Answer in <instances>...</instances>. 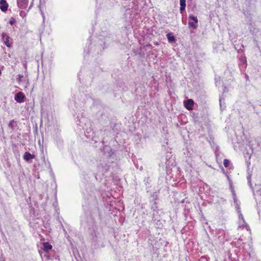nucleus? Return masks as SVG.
I'll list each match as a JSON object with an SVG mask.
<instances>
[{
  "label": "nucleus",
  "instance_id": "nucleus-23",
  "mask_svg": "<svg viewBox=\"0 0 261 261\" xmlns=\"http://www.w3.org/2000/svg\"><path fill=\"white\" fill-rule=\"evenodd\" d=\"M16 122L14 119L11 120L10 122H9V123L8 124V126L11 128V129H14V123Z\"/></svg>",
  "mask_w": 261,
  "mask_h": 261
},
{
  "label": "nucleus",
  "instance_id": "nucleus-30",
  "mask_svg": "<svg viewBox=\"0 0 261 261\" xmlns=\"http://www.w3.org/2000/svg\"><path fill=\"white\" fill-rule=\"evenodd\" d=\"M222 100H224V98L222 97V96H220L219 98V104L221 109H222Z\"/></svg>",
  "mask_w": 261,
  "mask_h": 261
},
{
  "label": "nucleus",
  "instance_id": "nucleus-54",
  "mask_svg": "<svg viewBox=\"0 0 261 261\" xmlns=\"http://www.w3.org/2000/svg\"><path fill=\"white\" fill-rule=\"evenodd\" d=\"M3 261H5V259H4V260H3Z\"/></svg>",
  "mask_w": 261,
  "mask_h": 261
},
{
  "label": "nucleus",
  "instance_id": "nucleus-31",
  "mask_svg": "<svg viewBox=\"0 0 261 261\" xmlns=\"http://www.w3.org/2000/svg\"><path fill=\"white\" fill-rule=\"evenodd\" d=\"M23 77V75L22 74H18V77L17 78V81L18 82L20 83L21 82L22 78Z\"/></svg>",
  "mask_w": 261,
  "mask_h": 261
},
{
  "label": "nucleus",
  "instance_id": "nucleus-4",
  "mask_svg": "<svg viewBox=\"0 0 261 261\" xmlns=\"http://www.w3.org/2000/svg\"><path fill=\"white\" fill-rule=\"evenodd\" d=\"M110 168V165L108 162L102 161L98 166V169L99 172H101L102 174H104L107 171H108Z\"/></svg>",
  "mask_w": 261,
  "mask_h": 261
},
{
  "label": "nucleus",
  "instance_id": "nucleus-12",
  "mask_svg": "<svg viewBox=\"0 0 261 261\" xmlns=\"http://www.w3.org/2000/svg\"><path fill=\"white\" fill-rule=\"evenodd\" d=\"M166 37L168 39L169 43H173L176 41L175 37L173 35L172 33L170 32L166 34Z\"/></svg>",
  "mask_w": 261,
  "mask_h": 261
},
{
  "label": "nucleus",
  "instance_id": "nucleus-11",
  "mask_svg": "<svg viewBox=\"0 0 261 261\" xmlns=\"http://www.w3.org/2000/svg\"><path fill=\"white\" fill-rule=\"evenodd\" d=\"M9 5L6 0H0V9L5 12L8 10Z\"/></svg>",
  "mask_w": 261,
  "mask_h": 261
},
{
  "label": "nucleus",
  "instance_id": "nucleus-52",
  "mask_svg": "<svg viewBox=\"0 0 261 261\" xmlns=\"http://www.w3.org/2000/svg\"><path fill=\"white\" fill-rule=\"evenodd\" d=\"M182 21L183 22H185V21H184V20H182Z\"/></svg>",
  "mask_w": 261,
  "mask_h": 261
},
{
  "label": "nucleus",
  "instance_id": "nucleus-8",
  "mask_svg": "<svg viewBox=\"0 0 261 261\" xmlns=\"http://www.w3.org/2000/svg\"><path fill=\"white\" fill-rule=\"evenodd\" d=\"M194 101L192 99H188L184 101V106L188 110L190 111L193 109Z\"/></svg>",
  "mask_w": 261,
  "mask_h": 261
},
{
  "label": "nucleus",
  "instance_id": "nucleus-6",
  "mask_svg": "<svg viewBox=\"0 0 261 261\" xmlns=\"http://www.w3.org/2000/svg\"><path fill=\"white\" fill-rule=\"evenodd\" d=\"M25 98V95L21 92H17L14 96L15 100L18 103H22Z\"/></svg>",
  "mask_w": 261,
  "mask_h": 261
},
{
  "label": "nucleus",
  "instance_id": "nucleus-36",
  "mask_svg": "<svg viewBox=\"0 0 261 261\" xmlns=\"http://www.w3.org/2000/svg\"><path fill=\"white\" fill-rule=\"evenodd\" d=\"M231 192H232V194L233 198H234V197L236 198L237 197V196H236V194L235 193V191H234V190L233 189H232Z\"/></svg>",
  "mask_w": 261,
  "mask_h": 261
},
{
  "label": "nucleus",
  "instance_id": "nucleus-27",
  "mask_svg": "<svg viewBox=\"0 0 261 261\" xmlns=\"http://www.w3.org/2000/svg\"><path fill=\"white\" fill-rule=\"evenodd\" d=\"M234 203V205H235V206L237 208V213H240V204L239 203V202H237V203Z\"/></svg>",
  "mask_w": 261,
  "mask_h": 261
},
{
  "label": "nucleus",
  "instance_id": "nucleus-25",
  "mask_svg": "<svg viewBox=\"0 0 261 261\" xmlns=\"http://www.w3.org/2000/svg\"><path fill=\"white\" fill-rule=\"evenodd\" d=\"M247 180H248V184H249V186H250V187L253 189V188H252V182H251V175H248L247 176Z\"/></svg>",
  "mask_w": 261,
  "mask_h": 261
},
{
  "label": "nucleus",
  "instance_id": "nucleus-41",
  "mask_svg": "<svg viewBox=\"0 0 261 261\" xmlns=\"http://www.w3.org/2000/svg\"><path fill=\"white\" fill-rule=\"evenodd\" d=\"M224 173L226 175L227 178L228 180L229 181V183H230L231 180H230L229 177L228 176V175L226 173H225L224 172Z\"/></svg>",
  "mask_w": 261,
  "mask_h": 261
},
{
  "label": "nucleus",
  "instance_id": "nucleus-29",
  "mask_svg": "<svg viewBox=\"0 0 261 261\" xmlns=\"http://www.w3.org/2000/svg\"><path fill=\"white\" fill-rule=\"evenodd\" d=\"M216 232L218 234L222 235L223 234L224 230L223 229H216Z\"/></svg>",
  "mask_w": 261,
  "mask_h": 261
},
{
  "label": "nucleus",
  "instance_id": "nucleus-44",
  "mask_svg": "<svg viewBox=\"0 0 261 261\" xmlns=\"http://www.w3.org/2000/svg\"><path fill=\"white\" fill-rule=\"evenodd\" d=\"M245 78H246V79L247 80H248V79H249V76H248V75H247V74H246V75H245Z\"/></svg>",
  "mask_w": 261,
  "mask_h": 261
},
{
  "label": "nucleus",
  "instance_id": "nucleus-38",
  "mask_svg": "<svg viewBox=\"0 0 261 261\" xmlns=\"http://www.w3.org/2000/svg\"><path fill=\"white\" fill-rule=\"evenodd\" d=\"M40 12H41V15L42 16L43 19V22H44V20H45L44 14V13L43 12V11L41 10H40Z\"/></svg>",
  "mask_w": 261,
  "mask_h": 261
},
{
  "label": "nucleus",
  "instance_id": "nucleus-19",
  "mask_svg": "<svg viewBox=\"0 0 261 261\" xmlns=\"http://www.w3.org/2000/svg\"><path fill=\"white\" fill-rule=\"evenodd\" d=\"M151 209L152 211H158V203L156 201H151Z\"/></svg>",
  "mask_w": 261,
  "mask_h": 261
},
{
  "label": "nucleus",
  "instance_id": "nucleus-37",
  "mask_svg": "<svg viewBox=\"0 0 261 261\" xmlns=\"http://www.w3.org/2000/svg\"><path fill=\"white\" fill-rule=\"evenodd\" d=\"M115 126V123H113L112 122L110 123V127L112 128L113 130H114V126Z\"/></svg>",
  "mask_w": 261,
  "mask_h": 261
},
{
  "label": "nucleus",
  "instance_id": "nucleus-35",
  "mask_svg": "<svg viewBox=\"0 0 261 261\" xmlns=\"http://www.w3.org/2000/svg\"><path fill=\"white\" fill-rule=\"evenodd\" d=\"M86 176H87V173L84 171L82 173V176H83V178L87 181V180L86 179Z\"/></svg>",
  "mask_w": 261,
  "mask_h": 261
},
{
  "label": "nucleus",
  "instance_id": "nucleus-49",
  "mask_svg": "<svg viewBox=\"0 0 261 261\" xmlns=\"http://www.w3.org/2000/svg\"><path fill=\"white\" fill-rule=\"evenodd\" d=\"M184 201H185V200H182L181 201V203H184Z\"/></svg>",
  "mask_w": 261,
  "mask_h": 261
},
{
  "label": "nucleus",
  "instance_id": "nucleus-5",
  "mask_svg": "<svg viewBox=\"0 0 261 261\" xmlns=\"http://www.w3.org/2000/svg\"><path fill=\"white\" fill-rule=\"evenodd\" d=\"M98 119L99 123L102 125H106L109 121L108 114L105 112L101 113Z\"/></svg>",
  "mask_w": 261,
  "mask_h": 261
},
{
  "label": "nucleus",
  "instance_id": "nucleus-48",
  "mask_svg": "<svg viewBox=\"0 0 261 261\" xmlns=\"http://www.w3.org/2000/svg\"><path fill=\"white\" fill-rule=\"evenodd\" d=\"M32 4L31 5H30V7H29V9H31V7H32Z\"/></svg>",
  "mask_w": 261,
  "mask_h": 261
},
{
  "label": "nucleus",
  "instance_id": "nucleus-20",
  "mask_svg": "<svg viewBox=\"0 0 261 261\" xmlns=\"http://www.w3.org/2000/svg\"><path fill=\"white\" fill-rule=\"evenodd\" d=\"M189 19L191 20H192L193 22H194L196 23H198V20L196 16H194L192 14H191L189 16Z\"/></svg>",
  "mask_w": 261,
  "mask_h": 261
},
{
  "label": "nucleus",
  "instance_id": "nucleus-24",
  "mask_svg": "<svg viewBox=\"0 0 261 261\" xmlns=\"http://www.w3.org/2000/svg\"><path fill=\"white\" fill-rule=\"evenodd\" d=\"M230 164V161L228 159H224L223 161V165L225 167L227 168Z\"/></svg>",
  "mask_w": 261,
  "mask_h": 261
},
{
  "label": "nucleus",
  "instance_id": "nucleus-2",
  "mask_svg": "<svg viewBox=\"0 0 261 261\" xmlns=\"http://www.w3.org/2000/svg\"><path fill=\"white\" fill-rule=\"evenodd\" d=\"M97 205L95 196L92 195V194H89V197H85L84 201L83 202L82 206L84 211L86 213H90L89 221H87L88 226H91L93 223V219L91 217V213L97 210Z\"/></svg>",
  "mask_w": 261,
  "mask_h": 261
},
{
  "label": "nucleus",
  "instance_id": "nucleus-42",
  "mask_svg": "<svg viewBox=\"0 0 261 261\" xmlns=\"http://www.w3.org/2000/svg\"><path fill=\"white\" fill-rule=\"evenodd\" d=\"M233 199L234 203H237V202H238V199H237V197H236V198H235V197H234V198H233Z\"/></svg>",
  "mask_w": 261,
  "mask_h": 261
},
{
  "label": "nucleus",
  "instance_id": "nucleus-9",
  "mask_svg": "<svg viewBox=\"0 0 261 261\" xmlns=\"http://www.w3.org/2000/svg\"><path fill=\"white\" fill-rule=\"evenodd\" d=\"M35 158V155L28 151L25 152L23 156V160L27 162H31L32 160Z\"/></svg>",
  "mask_w": 261,
  "mask_h": 261
},
{
  "label": "nucleus",
  "instance_id": "nucleus-28",
  "mask_svg": "<svg viewBox=\"0 0 261 261\" xmlns=\"http://www.w3.org/2000/svg\"><path fill=\"white\" fill-rule=\"evenodd\" d=\"M151 201H155V200L158 199V195L155 193H153L151 196Z\"/></svg>",
  "mask_w": 261,
  "mask_h": 261
},
{
  "label": "nucleus",
  "instance_id": "nucleus-33",
  "mask_svg": "<svg viewBox=\"0 0 261 261\" xmlns=\"http://www.w3.org/2000/svg\"><path fill=\"white\" fill-rule=\"evenodd\" d=\"M239 214V218L240 219H242V221H243V222L244 223H245V220L243 218V215L241 214V213L240 212V213H238Z\"/></svg>",
  "mask_w": 261,
  "mask_h": 261
},
{
  "label": "nucleus",
  "instance_id": "nucleus-3",
  "mask_svg": "<svg viewBox=\"0 0 261 261\" xmlns=\"http://www.w3.org/2000/svg\"><path fill=\"white\" fill-rule=\"evenodd\" d=\"M257 0H246L245 3V6L243 8V13L245 17L248 19L251 24L252 16L255 12Z\"/></svg>",
  "mask_w": 261,
  "mask_h": 261
},
{
  "label": "nucleus",
  "instance_id": "nucleus-45",
  "mask_svg": "<svg viewBox=\"0 0 261 261\" xmlns=\"http://www.w3.org/2000/svg\"><path fill=\"white\" fill-rule=\"evenodd\" d=\"M100 69H101V68H100V67H97V70L98 71H99L100 70Z\"/></svg>",
  "mask_w": 261,
  "mask_h": 261
},
{
  "label": "nucleus",
  "instance_id": "nucleus-7",
  "mask_svg": "<svg viewBox=\"0 0 261 261\" xmlns=\"http://www.w3.org/2000/svg\"><path fill=\"white\" fill-rule=\"evenodd\" d=\"M10 37L7 35L6 33H2V40H3L4 44L9 48L11 46V43L10 42Z\"/></svg>",
  "mask_w": 261,
  "mask_h": 261
},
{
  "label": "nucleus",
  "instance_id": "nucleus-22",
  "mask_svg": "<svg viewBox=\"0 0 261 261\" xmlns=\"http://www.w3.org/2000/svg\"><path fill=\"white\" fill-rule=\"evenodd\" d=\"M92 140L95 142V143H97L98 142H99L100 143H101L102 145L100 146V147L102 146L103 147L104 142L103 141H100V140H98V141L96 140V138L95 136L92 137ZM101 149V148H100Z\"/></svg>",
  "mask_w": 261,
  "mask_h": 261
},
{
  "label": "nucleus",
  "instance_id": "nucleus-14",
  "mask_svg": "<svg viewBox=\"0 0 261 261\" xmlns=\"http://www.w3.org/2000/svg\"><path fill=\"white\" fill-rule=\"evenodd\" d=\"M124 84L122 82H119L117 84V85L114 87L115 90H114V95L116 97V93H115V92H116L117 91H121V89H124L123 88H122V86H123Z\"/></svg>",
  "mask_w": 261,
  "mask_h": 261
},
{
  "label": "nucleus",
  "instance_id": "nucleus-18",
  "mask_svg": "<svg viewBox=\"0 0 261 261\" xmlns=\"http://www.w3.org/2000/svg\"><path fill=\"white\" fill-rule=\"evenodd\" d=\"M188 27L190 29H196L198 27V24L193 21H189L188 22Z\"/></svg>",
  "mask_w": 261,
  "mask_h": 261
},
{
  "label": "nucleus",
  "instance_id": "nucleus-32",
  "mask_svg": "<svg viewBox=\"0 0 261 261\" xmlns=\"http://www.w3.org/2000/svg\"><path fill=\"white\" fill-rule=\"evenodd\" d=\"M185 9H186V6H185V5H181V6H180V13H182L183 11H185Z\"/></svg>",
  "mask_w": 261,
  "mask_h": 261
},
{
  "label": "nucleus",
  "instance_id": "nucleus-53",
  "mask_svg": "<svg viewBox=\"0 0 261 261\" xmlns=\"http://www.w3.org/2000/svg\"><path fill=\"white\" fill-rule=\"evenodd\" d=\"M182 21L183 22H185V21H184V20H182Z\"/></svg>",
  "mask_w": 261,
  "mask_h": 261
},
{
  "label": "nucleus",
  "instance_id": "nucleus-21",
  "mask_svg": "<svg viewBox=\"0 0 261 261\" xmlns=\"http://www.w3.org/2000/svg\"><path fill=\"white\" fill-rule=\"evenodd\" d=\"M158 211H153L152 214V220L155 221L158 219Z\"/></svg>",
  "mask_w": 261,
  "mask_h": 261
},
{
  "label": "nucleus",
  "instance_id": "nucleus-13",
  "mask_svg": "<svg viewBox=\"0 0 261 261\" xmlns=\"http://www.w3.org/2000/svg\"><path fill=\"white\" fill-rule=\"evenodd\" d=\"M55 141L56 142V145L59 148H62L63 145V141L62 139L58 136H57L55 138Z\"/></svg>",
  "mask_w": 261,
  "mask_h": 261
},
{
  "label": "nucleus",
  "instance_id": "nucleus-17",
  "mask_svg": "<svg viewBox=\"0 0 261 261\" xmlns=\"http://www.w3.org/2000/svg\"><path fill=\"white\" fill-rule=\"evenodd\" d=\"M84 188L85 189V190L87 194H89V192H92L93 189V188L92 187V185L91 184L88 185V186L87 187V185L84 186Z\"/></svg>",
  "mask_w": 261,
  "mask_h": 261
},
{
  "label": "nucleus",
  "instance_id": "nucleus-51",
  "mask_svg": "<svg viewBox=\"0 0 261 261\" xmlns=\"http://www.w3.org/2000/svg\"><path fill=\"white\" fill-rule=\"evenodd\" d=\"M126 11H130V9H128Z\"/></svg>",
  "mask_w": 261,
  "mask_h": 261
},
{
  "label": "nucleus",
  "instance_id": "nucleus-40",
  "mask_svg": "<svg viewBox=\"0 0 261 261\" xmlns=\"http://www.w3.org/2000/svg\"><path fill=\"white\" fill-rule=\"evenodd\" d=\"M227 91H228V90H227L226 87L224 86L223 87V92L225 93V92H226Z\"/></svg>",
  "mask_w": 261,
  "mask_h": 261
},
{
  "label": "nucleus",
  "instance_id": "nucleus-26",
  "mask_svg": "<svg viewBox=\"0 0 261 261\" xmlns=\"http://www.w3.org/2000/svg\"><path fill=\"white\" fill-rule=\"evenodd\" d=\"M16 22V20L14 18V17H11V18L10 19L9 21V23L11 25H13Z\"/></svg>",
  "mask_w": 261,
  "mask_h": 261
},
{
  "label": "nucleus",
  "instance_id": "nucleus-34",
  "mask_svg": "<svg viewBox=\"0 0 261 261\" xmlns=\"http://www.w3.org/2000/svg\"><path fill=\"white\" fill-rule=\"evenodd\" d=\"M179 2L180 6L185 5V6H186V0H179Z\"/></svg>",
  "mask_w": 261,
  "mask_h": 261
},
{
  "label": "nucleus",
  "instance_id": "nucleus-46",
  "mask_svg": "<svg viewBox=\"0 0 261 261\" xmlns=\"http://www.w3.org/2000/svg\"><path fill=\"white\" fill-rule=\"evenodd\" d=\"M148 178H146L145 180H144V181L147 182H148Z\"/></svg>",
  "mask_w": 261,
  "mask_h": 261
},
{
  "label": "nucleus",
  "instance_id": "nucleus-1",
  "mask_svg": "<svg viewBox=\"0 0 261 261\" xmlns=\"http://www.w3.org/2000/svg\"><path fill=\"white\" fill-rule=\"evenodd\" d=\"M114 39V35L105 36L100 35L95 37L93 40H88L86 46L84 48V53L86 54H91L92 56L100 55L103 50L112 42Z\"/></svg>",
  "mask_w": 261,
  "mask_h": 261
},
{
  "label": "nucleus",
  "instance_id": "nucleus-10",
  "mask_svg": "<svg viewBox=\"0 0 261 261\" xmlns=\"http://www.w3.org/2000/svg\"><path fill=\"white\" fill-rule=\"evenodd\" d=\"M247 65L246 57L245 56H242L240 58L239 66L240 69L242 70L244 68H246Z\"/></svg>",
  "mask_w": 261,
  "mask_h": 261
},
{
  "label": "nucleus",
  "instance_id": "nucleus-16",
  "mask_svg": "<svg viewBox=\"0 0 261 261\" xmlns=\"http://www.w3.org/2000/svg\"><path fill=\"white\" fill-rule=\"evenodd\" d=\"M52 245H50L48 242H45L43 243L42 249L47 252L48 251L52 249Z\"/></svg>",
  "mask_w": 261,
  "mask_h": 261
},
{
  "label": "nucleus",
  "instance_id": "nucleus-43",
  "mask_svg": "<svg viewBox=\"0 0 261 261\" xmlns=\"http://www.w3.org/2000/svg\"><path fill=\"white\" fill-rule=\"evenodd\" d=\"M92 175H93V176L95 177V178L97 180V175H96V174H95V173H93V174H92Z\"/></svg>",
  "mask_w": 261,
  "mask_h": 261
},
{
  "label": "nucleus",
  "instance_id": "nucleus-50",
  "mask_svg": "<svg viewBox=\"0 0 261 261\" xmlns=\"http://www.w3.org/2000/svg\"><path fill=\"white\" fill-rule=\"evenodd\" d=\"M256 46L257 47L259 48V46H258L257 44H256Z\"/></svg>",
  "mask_w": 261,
  "mask_h": 261
},
{
  "label": "nucleus",
  "instance_id": "nucleus-47",
  "mask_svg": "<svg viewBox=\"0 0 261 261\" xmlns=\"http://www.w3.org/2000/svg\"><path fill=\"white\" fill-rule=\"evenodd\" d=\"M253 41H254V42L257 43V41H256V39H254Z\"/></svg>",
  "mask_w": 261,
  "mask_h": 261
},
{
  "label": "nucleus",
  "instance_id": "nucleus-15",
  "mask_svg": "<svg viewBox=\"0 0 261 261\" xmlns=\"http://www.w3.org/2000/svg\"><path fill=\"white\" fill-rule=\"evenodd\" d=\"M28 0H17V5L20 8L24 9L28 4Z\"/></svg>",
  "mask_w": 261,
  "mask_h": 261
},
{
  "label": "nucleus",
  "instance_id": "nucleus-39",
  "mask_svg": "<svg viewBox=\"0 0 261 261\" xmlns=\"http://www.w3.org/2000/svg\"><path fill=\"white\" fill-rule=\"evenodd\" d=\"M19 14L21 17H23L25 15V12L23 11H21Z\"/></svg>",
  "mask_w": 261,
  "mask_h": 261
}]
</instances>
